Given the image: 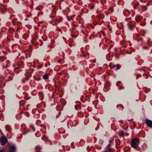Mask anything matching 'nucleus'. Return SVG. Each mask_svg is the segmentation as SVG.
Returning <instances> with one entry per match:
<instances>
[{"mask_svg": "<svg viewBox=\"0 0 152 152\" xmlns=\"http://www.w3.org/2000/svg\"><path fill=\"white\" fill-rule=\"evenodd\" d=\"M139 142V140L137 138L133 139L131 142V146L134 148L137 147Z\"/></svg>", "mask_w": 152, "mask_h": 152, "instance_id": "nucleus-1", "label": "nucleus"}, {"mask_svg": "<svg viewBox=\"0 0 152 152\" xmlns=\"http://www.w3.org/2000/svg\"><path fill=\"white\" fill-rule=\"evenodd\" d=\"M61 61V60H58V62H59V61Z\"/></svg>", "mask_w": 152, "mask_h": 152, "instance_id": "nucleus-18", "label": "nucleus"}, {"mask_svg": "<svg viewBox=\"0 0 152 152\" xmlns=\"http://www.w3.org/2000/svg\"><path fill=\"white\" fill-rule=\"evenodd\" d=\"M32 3H33V2L32 1Z\"/></svg>", "mask_w": 152, "mask_h": 152, "instance_id": "nucleus-19", "label": "nucleus"}, {"mask_svg": "<svg viewBox=\"0 0 152 152\" xmlns=\"http://www.w3.org/2000/svg\"><path fill=\"white\" fill-rule=\"evenodd\" d=\"M137 19H136V20L137 21V22L139 21L140 20V19L139 18L138 20H137Z\"/></svg>", "mask_w": 152, "mask_h": 152, "instance_id": "nucleus-13", "label": "nucleus"}, {"mask_svg": "<svg viewBox=\"0 0 152 152\" xmlns=\"http://www.w3.org/2000/svg\"><path fill=\"white\" fill-rule=\"evenodd\" d=\"M48 78V75L47 74H45L43 76V78L44 79H47Z\"/></svg>", "mask_w": 152, "mask_h": 152, "instance_id": "nucleus-6", "label": "nucleus"}, {"mask_svg": "<svg viewBox=\"0 0 152 152\" xmlns=\"http://www.w3.org/2000/svg\"><path fill=\"white\" fill-rule=\"evenodd\" d=\"M0 152H4V151L3 150H0Z\"/></svg>", "mask_w": 152, "mask_h": 152, "instance_id": "nucleus-14", "label": "nucleus"}, {"mask_svg": "<svg viewBox=\"0 0 152 152\" xmlns=\"http://www.w3.org/2000/svg\"><path fill=\"white\" fill-rule=\"evenodd\" d=\"M38 147H37L36 148V152H41V151H39V150L38 149Z\"/></svg>", "mask_w": 152, "mask_h": 152, "instance_id": "nucleus-11", "label": "nucleus"}, {"mask_svg": "<svg viewBox=\"0 0 152 152\" xmlns=\"http://www.w3.org/2000/svg\"><path fill=\"white\" fill-rule=\"evenodd\" d=\"M7 140L5 137H1L0 139V142L2 145H5L7 142Z\"/></svg>", "mask_w": 152, "mask_h": 152, "instance_id": "nucleus-2", "label": "nucleus"}, {"mask_svg": "<svg viewBox=\"0 0 152 152\" xmlns=\"http://www.w3.org/2000/svg\"><path fill=\"white\" fill-rule=\"evenodd\" d=\"M30 7L31 9H32L33 8V7L31 6Z\"/></svg>", "mask_w": 152, "mask_h": 152, "instance_id": "nucleus-15", "label": "nucleus"}, {"mask_svg": "<svg viewBox=\"0 0 152 152\" xmlns=\"http://www.w3.org/2000/svg\"><path fill=\"white\" fill-rule=\"evenodd\" d=\"M123 133L122 131H121L119 134V136L120 137H121L123 136Z\"/></svg>", "mask_w": 152, "mask_h": 152, "instance_id": "nucleus-8", "label": "nucleus"}, {"mask_svg": "<svg viewBox=\"0 0 152 152\" xmlns=\"http://www.w3.org/2000/svg\"><path fill=\"white\" fill-rule=\"evenodd\" d=\"M32 129H33V130L34 131V128L33 127H32Z\"/></svg>", "mask_w": 152, "mask_h": 152, "instance_id": "nucleus-16", "label": "nucleus"}, {"mask_svg": "<svg viewBox=\"0 0 152 152\" xmlns=\"http://www.w3.org/2000/svg\"><path fill=\"white\" fill-rule=\"evenodd\" d=\"M113 141V139H111V140H110L109 142H110V144H109L111 145Z\"/></svg>", "mask_w": 152, "mask_h": 152, "instance_id": "nucleus-9", "label": "nucleus"}, {"mask_svg": "<svg viewBox=\"0 0 152 152\" xmlns=\"http://www.w3.org/2000/svg\"><path fill=\"white\" fill-rule=\"evenodd\" d=\"M99 142L100 144H102L103 143V141L102 140H100Z\"/></svg>", "mask_w": 152, "mask_h": 152, "instance_id": "nucleus-10", "label": "nucleus"}, {"mask_svg": "<svg viewBox=\"0 0 152 152\" xmlns=\"http://www.w3.org/2000/svg\"><path fill=\"white\" fill-rule=\"evenodd\" d=\"M103 152H107V151H103Z\"/></svg>", "mask_w": 152, "mask_h": 152, "instance_id": "nucleus-17", "label": "nucleus"}, {"mask_svg": "<svg viewBox=\"0 0 152 152\" xmlns=\"http://www.w3.org/2000/svg\"><path fill=\"white\" fill-rule=\"evenodd\" d=\"M146 9L147 8L145 7H144L143 8V10H144L145 11L146 10Z\"/></svg>", "mask_w": 152, "mask_h": 152, "instance_id": "nucleus-12", "label": "nucleus"}, {"mask_svg": "<svg viewBox=\"0 0 152 152\" xmlns=\"http://www.w3.org/2000/svg\"><path fill=\"white\" fill-rule=\"evenodd\" d=\"M113 68L115 70H117L120 69V66L119 64H117L116 65L113 66Z\"/></svg>", "mask_w": 152, "mask_h": 152, "instance_id": "nucleus-5", "label": "nucleus"}, {"mask_svg": "<svg viewBox=\"0 0 152 152\" xmlns=\"http://www.w3.org/2000/svg\"><path fill=\"white\" fill-rule=\"evenodd\" d=\"M145 122L148 126L152 128V121L147 119L146 120Z\"/></svg>", "mask_w": 152, "mask_h": 152, "instance_id": "nucleus-3", "label": "nucleus"}, {"mask_svg": "<svg viewBox=\"0 0 152 152\" xmlns=\"http://www.w3.org/2000/svg\"><path fill=\"white\" fill-rule=\"evenodd\" d=\"M10 150L9 151V152H15L16 148L15 147V146H10Z\"/></svg>", "mask_w": 152, "mask_h": 152, "instance_id": "nucleus-4", "label": "nucleus"}, {"mask_svg": "<svg viewBox=\"0 0 152 152\" xmlns=\"http://www.w3.org/2000/svg\"><path fill=\"white\" fill-rule=\"evenodd\" d=\"M111 145L108 144L107 146L106 147L107 149V151H109L110 150V145Z\"/></svg>", "mask_w": 152, "mask_h": 152, "instance_id": "nucleus-7", "label": "nucleus"}]
</instances>
